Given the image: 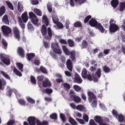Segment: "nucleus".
I'll return each instance as SVG.
<instances>
[{"instance_id": "nucleus-62", "label": "nucleus", "mask_w": 125, "mask_h": 125, "mask_svg": "<svg viewBox=\"0 0 125 125\" xmlns=\"http://www.w3.org/2000/svg\"><path fill=\"white\" fill-rule=\"evenodd\" d=\"M118 119L119 122H123L125 121V117L123 115H120L118 116Z\"/></svg>"}, {"instance_id": "nucleus-29", "label": "nucleus", "mask_w": 125, "mask_h": 125, "mask_svg": "<svg viewBox=\"0 0 125 125\" xmlns=\"http://www.w3.org/2000/svg\"><path fill=\"white\" fill-rule=\"evenodd\" d=\"M18 19L19 20V23L21 29H25V24L23 23V21L22 20V19H21V17H19L18 18Z\"/></svg>"}, {"instance_id": "nucleus-55", "label": "nucleus", "mask_w": 125, "mask_h": 125, "mask_svg": "<svg viewBox=\"0 0 125 125\" xmlns=\"http://www.w3.org/2000/svg\"><path fill=\"white\" fill-rule=\"evenodd\" d=\"M59 42L61 44H68L67 41L65 40L64 39H60L59 40Z\"/></svg>"}, {"instance_id": "nucleus-13", "label": "nucleus", "mask_w": 125, "mask_h": 125, "mask_svg": "<svg viewBox=\"0 0 125 125\" xmlns=\"http://www.w3.org/2000/svg\"><path fill=\"white\" fill-rule=\"evenodd\" d=\"M66 64L68 70L70 72H72L73 71V63L72 62V61L70 59H68L66 61Z\"/></svg>"}, {"instance_id": "nucleus-60", "label": "nucleus", "mask_w": 125, "mask_h": 125, "mask_svg": "<svg viewBox=\"0 0 125 125\" xmlns=\"http://www.w3.org/2000/svg\"><path fill=\"white\" fill-rule=\"evenodd\" d=\"M76 2H78L79 4H83V3H84L85 1H86V0H74Z\"/></svg>"}, {"instance_id": "nucleus-19", "label": "nucleus", "mask_w": 125, "mask_h": 125, "mask_svg": "<svg viewBox=\"0 0 125 125\" xmlns=\"http://www.w3.org/2000/svg\"><path fill=\"white\" fill-rule=\"evenodd\" d=\"M86 78L88 80V81H94V82H98V80H97V78L96 77H94V75H91V74H88Z\"/></svg>"}, {"instance_id": "nucleus-48", "label": "nucleus", "mask_w": 125, "mask_h": 125, "mask_svg": "<svg viewBox=\"0 0 125 125\" xmlns=\"http://www.w3.org/2000/svg\"><path fill=\"white\" fill-rule=\"evenodd\" d=\"M1 74L3 76V77H4V78L7 79V80H10V77H9V75L4 71H1Z\"/></svg>"}, {"instance_id": "nucleus-25", "label": "nucleus", "mask_w": 125, "mask_h": 125, "mask_svg": "<svg viewBox=\"0 0 125 125\" xmlns=\"http://www.w3.org/2000/svg\"><path fill=\"white\" fill-rule=\"evenodd\" d=\"M26 56L27 60L31 61V60L36 56V55H35V53H31L27 54Z\"/></svg>"}, {"instance_id": "nucleus-11", "label": "nucleus", "mask_w": 125, "mask_h": 125, "mask_svg": "<svg viewBox=\"0 0 125 125\" xmlns=\"http://www.w3.org/2000/svg\"><path fill=\"white\" fill-rule=\"evenodd\" d=\"M88 94V100L90 103L92 102V100H95L96 99V96L94 95V93L92 92L89 91L87 93Z\"/></svg>"}, {"instance_id": "nucleus-28", "label": "nucleus", "mask_w": 125, "mask_h": 125, "mask_svg": "<svg viewBox=\"0 0 125 125\" xmlns=\"http://www.w3.org/2000/svg\"><path fill=\"white\" fill-rule=\"evenodd\" d=\"M81 46L82 49H83V48H87L88 43H87V42H86V40H83L81 44Z\"/></svg>"}, {"instance_id": "nucleus-17", "label": "nucleus", "mask_w": 125, "mask_h": 125, "mask_svg": "<svg viewBox=\"0 0 125 125\" xmlns=\"http://www.w3.org/2000/svg\"><path fill=\"white\" fill-rule=\"evenodd\" d=\"M21 20L23 21L24 23H27V21H28V20L29 19V18L28 17V13L27 12H24L22 15H21Z\"/></svg>"}, {"instance_id": "nucleus-51", "label": "nucleus", "mask_w": 125, "mask_h": 125, "mask_svg": "<svg viewBox=\"0 0 125 125\" xmlns=\"http://www.w3.org/2000/svg\"><path fill=\"white\" fill-rule=\"evenodd\" d=\"M15 125V120H10L7 123V125Z\"/></svg>"}, {"instance_id": "nucleus-27", "label": "nucleus", "mask_w": 125, "mask_h": 125, "mask_svg": "<svg viewBox=\"0 0 125 125\" xmlns=\"http://www.w3.org/2000/svg\"><path fill=\"white\" fill-rule=\"evenodd\" d=\"M6 11V9L4 6H2L0 7V17H1Z\"/></svg>"}, {"instance_id": "nucleus-4", "label": "nucleus", "mask_w": 125, "mask_h": 125, "mask_svg": "<svg viewBox=\"0 0 125 125\" xmlns=\"http://www.w3.org/2000/svg\"><path fill=\"white\" fill-rule=\"evenodd\" d=\"M51 48L55 53H57V54H62V51L61 50L58 43H52Z\"/></svg>"}, {"instance_id": "nucleus-15", "label": "nucleus", "mask_w": 125, "mask_h": 125, "mask_svg": "<svg viewBox=\"0 0 125 125\" xmlns=\"http://www.w3.org/2000/svg\"><path fill=\"white\" fill-rule=\"evenodd\" d=\"M70 97H73V100L75 103H81L82 101V99H81V97L76 95H70Z\"/></svg>"}, {"instance_id": "nucleus-39", "label": "nucleus", "mask_w": 125, "mask_h": 125, "mask_svg": "<svg viewBox=\"0 0 125 125\" xmlns=\"http://www.w3.org/2000/svg\"><path fill=\"white\" fill-rule=\"evenodd\" d=\"M69 122L72 125H77L78 123L72 117L69 118Z\"/></svg>"}, {"instance_id": "nucleus-38", "label": "nucleus", "mask_w": 125, "mask_h": 125, "mask_svg": "<svg viewBox=\"0 0 125 125\" xmlns=\"http://www.w3.org/2000/svg\"><path fill=\"white\" fill-rule=\"evenodd\" d=\"M82 75L83 78H85L87 76V71L85 68H83L82 72Z\"/></svg>"}, {"instance_id": "nucleus-6", "label": "nucleus", "mask_w": 125, "mask_h": 125, "mask_svg": "<svg viewBox=\"0 0 125 125\" xmlns=\"http://www.w3.org/2000/svg\"><path fill=\"white\" fill-rule=\"evenodd\" d=\"M29 19H31L33 24L34 25H37V24H38V22H39V19H38L37 16H36L34 13L32 12H29Z\"/></svg>"}, {"instance_id": "nucleus-1", "label": "nucleus", "mask_w": 125, "mask_h": 125, "mask_svg": "<svg viewBox=\"0 0 125 125\" xmlns=\"http://www.w3.org/2000/svg\"><path fill=\"white\" fill-rule=\"evenodd\" d=\"M41 33L42 36L44 37L45 40H51L52 35H53L51 28L50 27L46 28V26L44 25H42L41 28Z\"/></svg>"}, {"instance_id": "nucleus-24", "label": "nucleus", "mask_w": 125, "mask_h": 125, "mask_svg": "<svg viewBox=\"0 0 125 125\" xmlns=\"http://www.w3.org/2000/svg\"><path fill=\"white\" fill-rule=\"evenodd\" d=\"M67 43L69 46V47H75V42H74V40L72 39H68L67 40Z\"/></svg>"}, {"instance_id": "nucleus-57", "label": "nucleus", "mask_w": 125, "mask_h": 125, "mask_svg": "<svg viewBox=\"0 0 125 125\" xmlns=\"http://www.w3.org/2000/svg\"><path fill=\"white\" fill-rule=\"evenodd\" d=\"M27 100L28 102L31 103V104H35V103H36V101H35L34 99H32V98H28Z\"/></svg>"}, {"instance_id": "nucleus-35", "label": "nucleus", "mask_w": 125, "mask_h": 125, "mask_svg": "<svg viewBox=\"0 0 125 125\" xmlns=\"http://www.w3.org/2000/svg\"><path fill=\"white\" fill-rule=\"evenodd\" d=\"M16 65L20 71L21 72H23V68L24 67V65H23L21 62H17Z\"/></svg>"}, {"instance_id": "nucleus-44", "label": "nucleus", "mask_w": 125, "mask_h": 125, "mask_svg": "<svg viewBox=\"0 0 125 125\" xmlns=\"http://www.w3.org/2000/svg\"><path fill=\"white\" fill-rule=\"evenodd\" d=\"M40 71H41V73L43 74H47V70L43 66H41L40 68Z\"/></svg>"}, {"instance_id": "nucleus-56", "label": "nucleus", "mask_w": 125, "mask_h": 125, "mask_svg": "<svg viewBox=\"0 0 125 125\" xmlns=\"http://www.w3.org/2000/svg\"><path fill=\"white\" fill-rule=\"evenodd\" d=\"M76 120L77 121V122H79V123L81 124V125H85V122L83 119L76 118Z\"/></svg>"}, {"instance_id": "nucleus-7", "label": "nucleus", "mask_w": 125, "mask_h": 125, "mask_svg": "<svg viewBox=\"0 0 125 125\" xmlns=\"http://www.w3.org/2000/svg\"><path fill=\"white\" fill-rule=\"evenodd\" d=\"M13 31L14 33V36L17 40L19 42L20 41V39H21V37L20 36V31L18 29L17 27H14L13 28Z\"/></svg>"}, {"instance_id": "nucleus-52", "label": "nucleus", "mask_w": 125, "mask_h": 125, "mask_svg": "<svg viewBox=\"0 0 125 125\" xmlns=\"http://www.w3.org/2000/svg\"><path fill=\"white\" fill-rule=\"evenodd\" d=\"M31 79V82L32 83H33V84H36L37 83V81L36 80V78H35V77L32 76L30 77Z\"/></svg>"}, {"instance_id": "nucleus-18", "label": "nucleus", "mask_w": 125, "mask_h": 125, "mask_svg": "<svg viewBox=\"0 0 125 125\" xmlns=\"http://www.w3.org/2000/svg\"><path fill=\"white\" fill-rule=\"evenodd\" d=\"M96 28V29H98L99 31H100L102 34L105 32V29H104V27H103L102 24L99 22H98V24H97Z\"/></svg>"}, {"instance_id": "nucleus-58", "label": "nucleus", "mask_w": 125, "mask_h": 125, "mask_svg": "<svg viewBox=\"0 0 125 125\" xmlns=\"http://www.w3.org/2000/svg\"><path fill=\"white\" fill-rule=\"evenodd\" d=\"M90 19H91V16L90 15L87 16L84 20V23H87Z\"/></svg>"}, {"instance_id": "nucleus-5", "label": "nucleus", "mask_w": 125, "mask_h": 125, "mask_svg": "<svg viewBox=\"0 0 125 125\" xmlns=\"http://www.w3.org/2000/svg\"><path fill=\"white\" fill-rule=\"evenodd\" d=\"M1 30L3 36H4L5 37H8V36H9V34H11V32H12L11 28L6 25H3L1 27Z\"/></svg>"}, {"instance_id": "nucleus-9", "label": "nucleus", "mask_w": 125, "mask_h": 125, "mask_svg": "<svg viewBox=\"0 0 125 125\" xmlns=\"http://www.w3.org/2000/svg\"><path fill=\"white\" fill-rule=\"evenodd\" d=\"M73 83H83V79L81 78V76L78 73H75L74 77L73 79Z\"/></svg>"}, {"instance_id": "nucleus-49", "label": "nucleus", "mask_w": 125, "mask_h": 125, "mask_svg": "<svg viewBox=\"0 0 125 125\" xmlns=\"http://www.w3.org/2000/svg\"><path fill=\"white\" fill-rule=\"evenodd\" d=\"M55 24L56 25H57L58 28H59V29H63V28H64V26L63 25V24H62V23L59 21H58Z\"/></svg>"}, {"instance_id": "nucleus-41", "label": "nucleus", "mask_w": 125, "mask_h": 125, "mask_svg": "<svg viewBox=\"0 0 125 125\" xmlns=\"http://www.w3.org/2000/svg\"><path fill=\"white\" fill-rule=\"evenodd\" d=\"M52 20L54 24L57 23V22L59 21V20H58V17L56 16L55 15H54L52 16Z\"/></svg>"}, {"instance_id": "nucleus-45", "label": "nucleus", "mask_w": 125, "mask_h": 125, "mask_svg": "<svg viewBox=\"0 0 125 125\" xmlns=\"http://www.w3.org/2000/svg\"><path fill=\"white\" fill-rule=\"evenodd\" d=\"M74 89L75 90V91H77V92H79L82 90V88L78 85H74L73 86Z\"/></svg>"}, {"instance_id": "nucleus-23", "label": "nucleus", "mask_w": 125, "mask_h": 125, "mask_svg": "<svg viewBox=\"0 0 125 125\" xmlns=\"http://www.w3.org/2000/svg\"><path fill=\"white\" fill-rule=\"evenodd\" d=\"M42 22L44 23L45 24H46V26H48V24H49V21H48V18H47V17L45 15H43L42 16Z\"/></svg>"}, {"instance_id": "nucleus-2", "label": "nucleus", "mask_w": 125, "mask_h": 125, "mask_svg": "<svg viewBox=\"0 0 125 125\" xmlns=\"http://www.w3.org/2000/svg\"><path fill=\"white\" fill-rule=\"evenodd\" d=\"M62 49L64 52L65 55H70V58L72 61H76V52L72 50L70 52L67 46L65 45H62Z\"/></svg>"}, {"instance_id": "nucleus-12", "label": "nucleus", "mask_w": 125, "mask_h": 125, "mask_svg": "<svg viewBox=\"0 0 125 125\" xmlns=\"http://www.w3.org/2000/svg\"><path fill=\"white\" fill-rule=\"evenodd\" d=\"M43 87H50L51 86V83L48 80V79L45 78L42 82Z\"/></svg>"}, {"instance_id": "nucleus-33", "label": "nucleus", "mask_w": 125, "mask_h": 125, "mask_svg": "<svg viewBox=\"0 0 125 125\" xmlns=\"http://www.w3.org/2000/svg\"><path fill=\"white\" fill-rule=\"evenodd\" d=\"M13 72L15 75L17 76H19V77H21L22 76V73L16 68V67H14L13 69Z\"/></svg>"}, {"instance_id": "nucleus-16", "label": "nucleus", "mask_w": 125, "mask_h": 125, "mask_svg": "<svg viewBox=\"0 0 125 125\" xmlns=\"http://www.w3.org/2000/svg\"><path fill=\"white\" fill-rule=\"evenodd\" d=\"M98 22L96 20L92 18L91 19L90 21H89V24L91 27H95V28L96 27V26L98 24Z\"/></svg>"}, {"instance_id": "nucleus-53", "label": "nucleus", "mask_w": 125, "mask_h": 125, "mask_svg": "<svg viewBox=\"0 0 125 125\" xmlns=\"http://www.w3.org/2000/svg\"><path fill=\"white\" fill-rule=\"evenodd\" d=\"M83 120H84V122H85L86 123H88V121L89 120V118L88 117V115H84L83 116Z\"/></svg>"}, {"instance_id": "nucleus-54", "label": "nucleus", "mask_w": 125, "mask_h": 125, "mask_svg": "<svg viewBox=\"0 0 125 125\" xmlns=\"http://www.w3.org/2000/svg\"><path fill=\"white\" fill-rule=\"evenodd\" d=\"M44 79V76H43V75L39 76L37 77V81H38V82H43Z\"/></svg>"}, {"instance_id": "nucleus-61", "label": "nucleus", "mask_w": 125, "mask_h": 125, "mask_svg": "<svg viewBox=\"0 0 125 125\" xmlns=\"http://www.w3.org/2000/svg\"><path fill=\"white\" fill-rule=\"evenodd\" d=\"M19 103L21 104V105H26V102L23 99H20L19 100Z\"/></svg>"}, {"instance_id": "nucleus-42", "label": "nucleus", "mask_w": 125, "mask_h": 125, "mask_svg": "<svg viewBox=\"0 0 125 125\" xmlns=\"http://www.w3.org/2000/svg\"><path fill=\"white\" fill-rule=\"evenodd\" d=\"M6 84V82L5 80L3 79H0V89L2 88V85H5Z\"/></svg>"}, {"instance_id": "nucleus-64", "label": "nucleus", "mask_w": 125, "mask_h": 125, "mask_svg": "<svg viewBox=\"0 0 125 125\" xmlns=\"http://www.w3.org/2000/svg\"><path fill=\"white\" fill-rule=\"evenodd\" d=\"M89 124V125H97V124L95 123L93 119L90 120Z\"/></svg>"}, {"instance_id": "nucleus-26", "label": "nucleus", "mask_w": 125, "mask_h": 125, "mask_svg": "<svg viewBox=\"0 0 125 125\" xmlns=\"http://www.w3.org/2000/svg\"><path fill=\"white\" fill-rule=\"evenodd\" d=\"M5 3L9 9L11 10H14V7H13V5L11 2L9 1H5Z\"/></svg>"}, {"instance_id": "nucleus-34", "label": "nucleus", "mask_w": 125, "mask_h": 125, "mask_svg": "<svg viewBox=\"0 0 125 125\" xmlns=\"http://www.w3.org/2000/svg\"><path fill=\"white\" fill-rule=\"evenodd\" d=\"M42 92H43V93H47V94H51V93L53 92V91L52 89L46 88L42 90Z\"/></svg>"}, {"instance_id": "nucleus-32", "label": "nucleus", "mask_w": 125, "mask_h": 125, "mask_svg": "<svg viewBox=\"0 0 125 125\" xmlns=\"http://www.w3.org/2000/svg\"><path fill=\"white\" fill-rule=\"evenodd\" d=\"M18 10L19 12H22L24 10V7L20 2H18Z\"/></svg>"}, {"instance_id": "nucleus-31", "label": "nucleus", "mask_w": 125, "mask_h": 125, "mask_svg": "<svg viewBox=\"0 0 125 125\" xmlns=\"http://www.w3.org/2000/svg\"><path fill=\"white\" fill-rule=\"evenodd\" d=\"M125 9V2H121L120 4L119 10L121 12Z\"/></svg>"}, {"instance_id": "nucleus-59", "label": "nucleus", "mask_w": 125, "mask_h": 125, "mask_svg": "<svg viewBox=\"0 0 125 125\" xmlns=\"http://www.w3.org/2000/svg\"><path fill=\"white\" fill-rule=\"evenodd\" d=\"M92 107L93 108H96V106H97V101L96 100H94L91 104Z\"/></svg>"}, {"instance_id": "nucleus-21", "label": "nucleus", "mask_w": 125, "mask_h": 125, "mask_svg": "<svg viewBox=\"0 0 125 125\" xmlns=\"http://www.w3.org/2000/svg\"><path fill=\"white\" fill-rule=\"evenodd\" d=\"M111 5L113 8H117V6L119 5L118 0H112L111 1Z\"/></svg>"}, {"instance_id": "nucleus-20", "label": "nucleus", "mask_w": 125, "mask_h": 125, "mask_svg": "<svg viewBox=\"0 0 125 125\" xmlns=\"http://www.w3.org/2000/svg\"><path fill=\"white\" fill-rule=\"evenodd\" d=\"M36 125H48L49 123H48V121H47L44 120L41 122V121H40V120L37 119Z\"/></svg>"}, {"instance_id": "nucleus-3", "label": "nucleus", "mask_w": 125, "mask_h": 125, "mask_svg": "<svg viewBox=\"0 0 125 125\" xmlns=\"http://www.w3.org/2000/svg\"><path fill=\"white\" fill-rule=\"evenodd\" d=\"M116 21L113 19H111L109 21V31L111 33H115L120 30L119 26L116 24Z\"/></svg>"}, {"instance_id": "nucleus-63", "label": "nucleus", "mask_w": 125, "mask_h": 125, "mask_svg": "<svg viewBox=\"0 0 125 125\" xmlns=\"http://www.w3.org/2000/svg\"><path fill=\"white\" fill-rule=\"evenodd\" d=\"M112 114L113 115V116H114V117L118 118V117H119V114L118 113V112L117 111H116V110L113 109L112 110Z\"/></svg>"}, {"instance_id": "nucleus-43", "label": "nucleus", "mask_w": 125, "mask_h": 125, "mask_svg": "<svg viewBox=\"0 0 125 125\" xmlns=\"http://www.w3.org/2000/svg\"><path fill=\"white\" fill-rule=\"evenodd\" d=\"M103 70L104 73H110V72L111 71V69H110V68H109V67L106 65H104V66Z\"/></svg>"}, {"instance_id": "nucleus-10", "label": "nucleus", "mask_w": 125, "mask_h": 125, "mask_svg": "<svg viewBox=\"0 0 125 125\" xmlns=\"http://www.w3.org/2000/svg\"><path fill=\"white\" fill-rule=\"evenodd\" d=\"M37 119L35 116H30L28 118L27 121L29 125H36L37 124Z\"/></svg>"}, {"instance_id": "nucleus-30", "label": "nucleus", "mask_w": 125, "mask_h": 125, "mask_svg": "<svg viewBox=\"0 0 125 125\" xmlns=\"http://www.w3.org/2000/svg\"><path fill=\"white\" fill-rule=\"evenodd\" d=\"M2 21L7 25H8L9 24V21H8V17L7 16V15H5L3 17Z\"/></svg>"}, {"instance_id": "nucleus-50", "label": "nucleus", "mask_w": 125, "mask_h": 125, "mask_svg": "<svg viewBox=\"0 0 125 125\" xmlns=\"http://www.w3.org/2000/svg\"><path fill=\"white\" fill-rule=\"evenodd\" d=\"M60 118L63 123H65L66 117L65 116V115L63 114V113H60Z\"/></svg>"}, {"instance_id": "nucleus-40", "label": "nucleus", "mask_w": 125, "mask_h": 125, "mask_svg": "<svg viewBox=\"0 0 125 125\" xmlns=\"http://www.w3.org/2000/svg\"><path fill=\"white\" fill-rule=\"evenodd\" d=\"M34 11L38 16H42V13L40 9H34Z\"/></svg>"}, {"instance_id": "nucleus-46", "label": "nucleus", "mask_w": 125, "mask_h": 125, "mask_svg": "<svg viewBox=\"0 0 125 125\" xmlns=\"http://www.w3.org/2000/svg\"><path fill=\"white\" fill-rule=\"evenodd\" d=\"M95 75L99 79L101 77V69L98 68L95 73Z\"/></svg>"}, {"instance_id": "nucleus-37", "label": "nucleus", "mask_w": 125, "mask_h": 125, "mask_svg": "<svg viewBox=\"0 0 125 125\" xmlns=\"http://www.w3.org/2000/svg\"><path fill=\"white\" fill-rule=\"evenodd\" d=\"M85 109L84 106L82 104H79L76 106V110H78V111H84Z\"/></svg>"}, {"instance_id": "nucleus-47", "label": "nucleus", "mask_w": 125, "mask_h": 125, "mask_svg": "<svg viewBox=\"0 0 125 125\" xmlns=\"http://www.w3.org/2000/svg\"><path fill=\"white\" fill-rule=\"evenodd\" d=\"M50 119L52 120H57V114L54 113L50 115Z\"/></svg>"}, {"instance_id": "nucleus-8", "label": "nucleus", "mask_w": 125, "mask_h": 125, "mask_svg": "<svg viewBox=\"0 0 125 125\" xmlns=\"http://www.w3.org/2000/svg\"><path fill=\"white\" fill-rule=\"evenodd\" d=\"M0 59L1 61L5 64V65H10V60L7 58L4 57V55L2 53L0 54Z\"/></svg>"}, {"instance_id": "nucleus-36", "label": "nucleus", "mask_w": 125, "mask_h": 125, "mask_svg": "<svg viewBox=\"0 0 125 125\" xmlns=\"http://www.w3.org/2000/svg\"><path fill=\"white\" fill-rule=\"evenodd\" d=\"M74 27L75 28H81V27H83V24L81 21H77L74 23Z\"/></svg>"}, {"instance_id": "nucleus-14", "label": "nucleus", "mask_w": 125, "mask_h": 125, "mask_svg": "<svg viewBox=\"0 0 125 125\" xmlns=\"http://www.w3.org/2000/svg\"><path fill=\"white\" fill-rule=\"evenodd\" d=\"M18 54L21 57L24 58L25 57V51L22 47H19L17 50Z\"/></svg>"}, {"instance_id": "nucleus-22", "label": "nucleus", "mask_w": 125, "mask_h": 125, "mask_svg": "<svg viewBox=\"0 0 125 125\" xmlns=\"http://www.w3.org/2000/svg\"><path fill=\"white\" fill-rule=\"evenodd\" d=\"M94 120L95 122H96L98 124H99V125L102 123H103V119L101 116H96L95 117Z\"/></svg>"}]
</instances>
